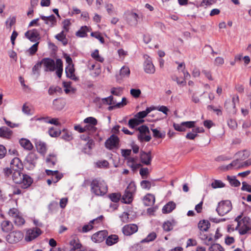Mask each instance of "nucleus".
<instances>
[{"mask_svg":"<svg viewBox=\"0 0 251 251\" xmlns=\"http://www.w3.org/2000/svg\"><path fill=\"white\" fill-rule=\"evenodd\" d=\"M141 93L140 89H131L130 90V94L134 98H138Z\"/></svg>","mask_w":251,"mask_h":251,"instance_id":"obj_62","label":"nucleus"},{"mask_svg":"<svg viewBox=\"0 0 251 251\" xmlns=\"http://www.w3.org/2000/svg\"><path fill=\"white\" fill-rule=\"evenodd\" d=\"M138 230V226L135 224H129L123 227L122 231L124 235L129 236L135 233Z\"/></svg>","mask_w":251,"mask_h":251,"instance_id":"obj_16","label":"nucleus"},{"mask_svg":"<svg viewBox=\"0 0 251 251\" xmlns=\"http://www.w3.org/2000/svg\"><path fill=\"white\" fill-rule=\"evenodd\" d=\"M173 223H174V221H173L172 222L169 221L164 222L162 226L164 230L165 231H170L172 230L174 226Z\"/></svg>","mask_w":251,"mask_h":251,"instance_id":"obj_45","label":"nucleus"},{"mask_svg":"<svg viewBox=\"0 0 251 251\" xmlns=\"http://www.w3.org/2000/svg\"><path fill=\"white\" fill-rule=\"evenodd\" d=\"M144 122V120L137 118L131 119L128 121V126L130 128H134Z\"/></svg>","mask_w":251,"mask_h":251,"instance_id":"obj_40","label":"nucleus"},{"mask_svg":"<svg viewBox=\"0 0 251 251\" xmlns=\"http://www.w3.org/2000/svg\"><path fill=\"white\" fill-rule=\"evenodd\" d=\"M21 171H14L12 175V179L15 183L21 184V187L24 189H25L31 185L32 183V179L28 175L23 174Z\"/></svg>","mask_w":251,"mask_h":251,"instance_id":"obj_2","label":"nucleus"},{"mask_svg":"<svg viewBox=\"0 0 251 251\" xmlns=\"http://www.w3.org/2000/svg\"><path fill=\"white\" fill-rule=\"evenodd\" d=\"M119 241L118 236L117 235H111L106 239V243L108 246H112L117 243Z\"/></svg>","mask_w":251,"mask_h":251,"instance_id":"obj_34","label":"nucleus"},{"mask_svg":"<svg viewBox=\"0 0 251 251\" xmlns=\"http://www.w3.org/2000/svg\"><path fill=\"white\" fill-rule=\"evenodd\" d=\"M49 135L52 137L58 136L61 134V131L54 129L53 127L50 128L48 131Z\"/></svg>","mask_w":251,"mask_h":251,"instance_id":"obj_51","label":"nucleus"},{"mask_svg":"<svg viewBox=\"0 0 251 251\" xmlns=\"http://www.w3.org/2000/svg\"><path fill=\"white\" fill-rule=\"evenodd\" d=\"M151 130L153 133V136L155 138H163L165 136V133L164 132L162 133L156 128L151 129Z\"/></svg>","mask_w":251,"mask_h":251,"instance_id":"obj_50","label":"nucleus"},{"mask_svg":"<svg viewBox=\"0 0 251 251\" xmlns=\"http://www.w3.org/2000/svg\"><path fill=\"white\" fill-rule=\"evenodd\" d=\"M38 157L37 154L34 152H30L26 157V160L30 164L34 165Z\"/></svg>","mask_w":251,"mask_h":251,"instance_id":"obj_38","label":"nucleus"},{"mask_svg":"<svg viewBox=\"0 0 251 251\" xmlns=\"http://www.w3.org/2000/svg\"><path fill=\"white\" fill-rule=\"evenodd\" d=\"M130 74V70L128 67L123 66L120 70V75L122 78L127 77Z\"/></svg>","mask_w":251,"mask_h":251,"instance_id":"obj_43","label":"nucleus"},{"mask_svg":"<svg viewBox=\"0 0 251 251\" xmlns=\"http://www.w3.org/2000/svg\"><path fill=\"white\" fill-rule=\"evenodd\" d=\"M210 224L209 221L203 220L200 221L198 224V227L201 231H206L210 227Z\"/></svg>","mask_w":251,"mask_h":251,"instance_id":"obj_31","label":"nucleus"},{"mask_svg":"<svg viewBox=\"0 0 251 251\" xmlns=\"http://www.w3.org/2000/svg\"><path fill=\"white\" fill-rule=\"evenodd\" d=\"M55 38L59 41H61L63 45H66L68 43L66 35L64 33V31H61L60 33L55 36Z\"/></svg>","mask_w":251,"mask_h":251,"instance_id":"obj_42","label":"nucleus"},{"mask_svg":"<svg viewBox=\"0 0 251 251\" xmlns=\"http://www.w3.org/2000/svg\"><path fill=\"white\" fill-rule=\"evenodd\" d=\"M61 91V88L58 86H50L49 89L48 93L50 95H52L56 92H60Z\"/></svg>","mask_w":251,"mask_h":251,"instance_id":"obj_54","label":"nucleus"},{"mask_svg":"<svg viewBox=\"0 0 251 251\" xmlns=\"http://www.w3.org/2000/svg\"><path fill=\"white\" fill-rule=\"evenodd\" d=\"M65 71L67 77L73 80L76 79V77L74 74L75 69L74 65L67 66L66 67Z\"/></svg>","mask_w":251,"mask_h":251,"instance_id":"obj_28","label":"nucleus"},{"mask_svg":"<svg viewBox=\"0 0 251 251\" xmlns=\"http://www.w3.org/2000/svg\"><path fill=\"white\" fill-rule=\"evenodd\" d=\"M140 158L141 162L143 164L146 165H150L152 160L151 151H149L148 152L141 151L140 152Z\"/></svg>","mask_w":251,"mask_h":251,"instance_id":"obj_17","label":"nucleus"},{"mask_svg":"<svg viewBox=\"0 0 251 251\" xmlns=\"http://www.w3.org/2000/svg\"><path fill=\"white\" fill-rule=\"evenodd\" d=\"M144 58L145 59V61L144 64V69L145 72L147 74H153L155 71V69L153 64L152 63L151 58L147 55H144Z\"/></svg>","mask_w":251,"mask_h":251,"instance_id":"obj_13","label":"nucleus"},{"mask_svg":"<svg viewBox=\"0 0 251 251\" xmlns=\"http://www.w3.org/2000/svg\"><path fill=\"white\" fill-rule=\"evenodd\" d=\"M195 121H187L182 122L180 124H174L175 129L179 131H184L186 128H192L195 127Z\"/></svg>","mask_w":251,"mask_h":251,"instance_id":"obj_14","label":"nucleus"},{"mask_svg":"<svg viewBox=\"0 0 251 251\" xmlns=\"http://www.w3.org/2000/svg\"><path fill=\"white\" fill-rule=\"evenodd\" d=\"M91 36L98 39L101 43L103 44L104 43V38L100 35V33L97 32H91Z\"/></svg>","mask_w":251,"mask_h":251,"instance_id":"obj_60","label":"nucleus"},{"mask_svg":"<svg viewBox=\"0 0 251 251\" xmlns=\"http://www.w3.org/2000/svg\"><path fill=\"white\" fill-rule=\"evenodd\" d=\"M235 221L237 222L236 229L238 230L240 235H245L251 229V219L249 217H242L241 214L236 218Z\"/></svg>","mask_w":251,"mask_h":251,"instance_id":"obj_1","label":"nucleus"},{"mask_svg":"<svg viewBox=\"0 0 251 251\" xmlns=\"http://www.w3.org/2000/svg\"><path fill=\"white\" fill-rule=\"evenodd\" d=\"M154 109V107H148L145 111H140L135 115V117L138 119H142L145 117L149 113Z\"/></svg>","mask_w":251,"mask_h":251,"instance_id":"obj_37","label":"nucleus"},{"mask_svg":"<svg viewBox=\"0 0 251 251\" xmlns=\"http://www.w3.org/2000/svg\"><path fill=\"white\" fill-rule=\"evenodd\" d=\"M14 222L15 224L18 226H21L25 223V219L19 214L14 218Z\"/></svg>","mask_w":251,"mask_h":251,"instance_id":"obj_46","label":"nucleus"},{"mask_svg":"<svg viewBox=\"0 0 251 251\" xmlns=\"http://www.w3.org/2000/svg\"><path fill=\"white\" fill-rule=\"evenodd\" d=\"M24 237L23 233L19 230L9 233L6 236V241L10 244H15L21 241Z\"/></svg>","mask_w":251,"mask_h":251,"instance_id":"obj_7","label":"nucleus"},{"mask_svg":"<svg viewBox=\"0 0 251 251\" xmlns=\"http://www.w3.org/2000/svg\"><path fill=\"white\" fill-rule=\"evenodd\" d=\"M102 100L104 103H106L109 105L116 104V102H115L113 100V97L112 96H110L107 98H103L102 99Z\"/></svg>","mask_w":251,"mask_h":251,"instance_id":"obj_57","label":"nucleus"},{"mask_svg":"<svg viewBox=\"0 0 251 251\" xmlns=\"http://www.w3.org/2000/svg\"><path fill=\"white\" fill-rule=\"evenodd\" d=\"M239 100V97L238 96H234L232 98V103H230L229 100H226L225 106L229 112L235 113L236 112V103L238 102Z\"/></svg>","mask_w":251,"mask_h":251,"instance_id":"obj_15","label":"nucleus"},{"mask_svg":"<svg viewBox=\"0 0 251 251\" xmlns=\"http://www.w3.org/2000/svg\"><path fill=\"white\" fill-rule=\"evenodd\" d=\"M209 251H223L222 247L218 244H213L209 248Z\"/></svg>","mask_w":251,"mask_h":251,"instance_id":"obj_53","label":"nucleus"},{"mask_svg":"<svg viewBox=\"0 0 251 251\" xmlns=\"http://www.w3.org/2000/svg\"><path fill=\"white\" fill-rule=\"evenodd\" d=\"M119 142V138L117 136L112 134L105 141V146L107 149L109 150H112L113 149L118 148Z\"/></svg>","mask_w":251,"mask_h":251,"instance_id":"obj_11","label":"nucleus"},{"mask_svg":"<svg viewBox=\"0 0 251 251\" xmlns=\"http://www.w3.org/2000/svg\"><path fill=\"white\" fill-rule=\"evenodd\" d=\"M11 130L6 126H3L0 128V137L8 138L11 136Z\"/></svg>","mask_w":251,"mask_h":251,"instance_id":"obj_33","label":"nucleus"},{"mask_svg":"<svg viewBox=\"0 0 251 251\" xmlns=\"http://www.w3.org/2000/svg\"><path fill=\"white\" fill-rule=\"evenodd\" d=\"M10 167L13 171L21 170L23 169V164L19 158L15 157L11 161Z\"/></svg>","mask_w":251,"mask_h":251,"instance_id":"obj_21","label":"nucleus"},{"mask_svg":"<svg viewBox=\"0 0 251 251\" xmlns=\"http://www.w3.org/2000/svg\"><path fill=\"white\" fill-rule=\"evenodd\" d=\"M84 123L87 124L85 126L86 131H88L89 134H93L97 131V128L96 126L98 122L96 118L89 117L84 120Z\"/></svg>","mask_w":251,"mask_h":251,"instance_id":"obj_6","label":"nucleus"},{"mask_svg":"<svg viewBox=\"0 0 251 251\" xmlns=\"http://www.w3.org/2000/svg\"><path fill=\"white\" fill-rule=\"evenodd\" d=\"M211 186L214 189L223 188L225 186V184L220 180H215L211 183Z\"/></svg>","mask_w":251,"mask_h":251,"instance_id":"obj_49","label":"nucleus"},{"mask_svg":"<svg viewBox=\"0 0 251 251\" xmlns=\"http://www.w3.org/2000/svg\"><path fill=\"white\" fill-rule=\"evenodd\" d=\"M46 172L47 175L51 176V179L53 180V182L56 183L60 179L62 176L58 174V171H51L50 170H46Z\"/></svg>","mask_w":251,"mask_h":251,"instance_id":"obj_22","label":"nucleus"},{"mask_svg":"<svg viewBox=\"0 0 251 251\" xmlns=\"http://www.w3.org/2000/svg\"><path fill=\"white\" fill-rule=\"evenodd\" d=\"M138 15L133 12L130 13L127 16L128 23L131 25H136L138 23Z\"/></svg>","mask_w":251,"mask_h":251,"instance_id":"obj_24","label":"nucleus"},{"mask_svg":"<svg viewBox=\"0 0 251 251\" xmlns=\"http://www.w3.org/2000/svg\"><path fill=\"white\" fill-rule=\"evenodd\" d=\"M56 74L58 77H61L63 72V62L60 59L56 60Z\"/></svg>","mask_w":251,"mask_h":251,"instance_id":"obj_32","label":"nucleus"},{"mask_svg":"<svg viewBox=\"0 0 251 251\" xmlns=\"http://www.w3.org/2000/svg\"><path fill=\"white\" fill-rule=\"evenodd\" d=\"M92 57L95 59L96 60L100 62H102L104 60V59L100 56L99 54V50H96L91 54Z\"/></svg>","mask_w":251,"mask_h":251,"instance_id":"obj_52","label":"nucleus"},{"mask_svg":"<svg viewBox=\"0 0 251 251\" xmlns=\"http://www.w3.org/2000/svg\"><path fill=\"white\" fill-rule=\"evenodd\" d=\"M156 238V234L154 232L150 233L146 238L143 239L141 242H150L153 241Z\"/></svg>","mask_w":251,"mask_h":251,"instance_id":"obj_47","label":"nucleus"},{"mask_svg":"<svg viewBox=\"0 0 251 251\" xmlns=\"http://www.w3.org/2000/svg\"><path fill=\"white\" fill-rule=\"evenodd\" d=\"M91 191L97 196H103L107 192V186L102 179L96 178L91 183Z\"/></svg>","mask_w":251,"mask_h":251,"instance_id":"obj_3","label":"nucleus"},{"mask_svg":"<svg viewBox=\"0 0 251 251\" xmlns=\"http://www.w3.org/2000/svg\"><path fill=\"white\" fill-rule=\"evenodd\" d=\"M232 209V204L229 201L226 200L220 202L216 208L218 214L221 216L228 213Z\"/></svg>","mask_w":251,"mask_h":251,"instance_id":"obj_5","label":"nucleus"},{"mask_svg":"<svg viewBox=\"0 0 251 251\" xmlns=\"http://www.w3.org/2000/svg\"><path fill=\"white\" fill-rule=\"evenodd\" d=\"M122 89L120 87L119 88H112L111 90V93L115 96H120L121 94Z\"/></svg>","mask_w":251,"mask_h":251,"instance_id":"obj_64","label":"nucleus"},{"mask_svg":"<svg viewBox=\"0 0 251 251\" xmlns=\"http://www.w3.org/2000/svg\"><path fill=\"white\" fill-rule=\"evenodd\" d=\"M91 29L87 26H82L75 33L77 37H85L87 36V33L89 32Z\"/></svg>","mask_w":251,"mask_h":251,"instance_id":"obj_26","label":"nucleus"},{"mask_svg":"<svg viewBox=\"0 0 251 251\" xmlns=\"http://www.w3.org/2000/svg\"><path fill=\"white\" fill-rule=\"evenodd\" d=\"M242 161L241 159L237 158L236 160H233L230 164L227 166V169H230L232 167L235 169L242 168L241 166L242 165Z\"/></svg>","mask_w":251,"mask_h":251,"instance_id":"obj_36","label":"nucleus"},{"mask_svg":"<svg viewBox=\"0 0 251 251\" xmlns=\"http://www.w3.org/2000/svg\"><path fill=\"white\" fill-rule=\"evenodd\" d=\"M136 190L134 182H130L125 190V194L122 197V201L125 203H130L133 200V196Z\"/></svg>","mask_w":251,"mask_h":251,"instance_id":"obj_4","label":"nucleus"},{"mask_svg":"<svg viewBox=\"0 0 251 251\" xmlns=\"http://www.w3.org/2000/svg\"><path fill=\"white\" fill-rule=\"evenodd\" d=\"M36 149L41 154H45L46 152V145L44 142L41 141H37L35 143Z\"/></svg>","mask_w":251,"mask_h":251,"instance_id":"obj_29","label":"nucleus"},{"mask_svg":"<svg viewBox=\"0 0 251 251\" xmlns=\"http://www.w3.org/2000/svg\"><path fill=\"white\" fill-rule=\"evenodd\" d=\"M141 186L143 189L149 190L151 186V183L148 180H142L140 183Z\"/></svg>","mask_w":251,"mask_h":251,"instance_id":"obj_56","label":"nucleus"},{"mask_svg":"<svg viewBox=\"0 0 251 251\" xmlns=\"http://www.w3.org/2000/svg\"><path fill=\"white\" fill-rule=\"evenodd\" d=\"M41 119L44 120L45 121V122L46 123H50L51 124H53L54 125L57 126L59 124V123L58 122V119H56V118H52L49 121L48 120V118H42L37 119V120H40Z\"/></svg>","mask_w":251,"mask_h":251,"instance_id":"obj_59","label":"nucleus"},{"mask_svg":"<svg viewBox=\"0 0 251 251\" xmlns=\"http://www.w3.org/2000/svg\"><path fill=\"white\" fill-rule=\"evenodd\" d=\"M121 198V195L119 193H112L109 195L110 200L115 202H118Z\"/></svg>","mask_w":251,"mask_h":251,"instance_id":"obj_58","label":"nucleus"},{"mask_svg":"<svg viewBox=\"0 0 251 251\" xmlns=\"http://www.w3.org/2000/svg\"><path fill=\"white\" fill-rule=\"evenodd\" d=\"M227 178L231 185L237 187L240 185V181L236 179L235 176H227Z\"/></svg>","mask_w":251,"mask_h":251,"instance_id":"obj_48","label":"nucleus"},{"mask_svg":"<svg viewBox=\"0 0 251 251\" xmlns=\"http://www.w3.org/2000/svg\"><path fill=\"white\" fill-rule=\"evenodd\" d=\"M40 18L44 21L46 25L50 27L53 26L56 23L55 17L53 15H51L50 16L41 15Z\"/></svg>","mask_w":251,"mask_h":251,"instance_id":"obj_19","label":"nucleus"},{"mask_svg":"<svg viewBox=\"0 0 251 251\" xmlns=\"http://www.w3.org/2000/svg\"><path fill=\"white\" fill-rule=\"evenodd\" d=\"M61 134V138L65 141H69L73 139L72 133L67 130L63 129Z\"/></svg>","mask_w":251,"mask_h":251,"instance_id":"obj_39","label":"nucleus"},{"mask_svg":"<svg viewBox=\"0 0 251 251\" xmlns=\"http://www.w3.org/2000/svg\"><path fill=\"white\" fill-rule=\"evenodd\" d=\"M1 228L3 232H7L13 228V224L8 220H4L1 223Z\"/></svg>","mask_w":251,"mask_h":251,"instance_id":"obj_25","label":"nucleus"},{"mask_svg":"<svg viewBox=\"0 0 251 251\" xmlns=\"http://www.w3.org/2000/svg\"><path fill=\"white\" fill-rule=\"evenodd\" d=\"M45 72H53L56 70V62L50 58H43L41 61Z\"/></svg>","mask_w":251,"mask_h":251,"instance_id":"obj_8","label":"nucleus"},{"mask_svg":"<svg viewBox=\"0 0 251 251\" xmlns=\"http://www.w3.org/2000/svg\"><path fill=\"white\" fill-rule=\"evenodd\" d=\"M250 155L249 152L247 151H239L236 154L237 158L243 161L247 159Z\"/></svg>","mask_w":251,"mask_h":251,"instance_id":"obj_44","label":"nucleus"},{"mask_svg":"<svg viewBox=\"0 0 251 251\" xmlns=\"http://www.w3.org/2000/svg\"><path fill=\"white\" fill-rule=\"evenodd\" d=\"M96 165L99 168H107L109 165V163L105 160L98 161L96 162Z\"/></svg>","mask_w":251,"mask_h":251,"instance_id":"obj_55","label":"nucleus"},{"mask_svg":"<svg viewBox=\"0 0 251 251\" xmlns=\"http://www.w3.org/2000/svg\"><path fill=\"white\" fill-rule=\"evenodd\" d=\"M25 36L32 42H35L39 37V33L36 29L28 30L25 33Z\"/></svg>","mask_w":251,"mask_h":251,"instance_id":"obj_20","label":"nucleus"},{"mask_svg":"<svg viewBox=\"0 0 251 251\" xmlns=\"http://www.w3.org/2000/svg\"><path fill=\"white\" fill-rule=\"evenodd\" d=\"M56 161V156L54 154H50L46 158V162L49 165H54Z\"/></svg>","mask_w":251,"mask_h":251,"instance_id":"obj_41","label":"nucleus"},{"mask_svg":"<svg viewBox=\"0 0 251 251\" xmlns=\"http://www.w3.org/2000/svg\"><path fill=\"white\" fill-rule=\"evenodd\" d=\"M107 232L105 230L100 231L95 234L92 236V240L95 242L100 243L104 240L107 236Z\"/></svg>","mask_w":251,"mask_h":251,"instance_id":"obj_18","label":"nucleus"},{"mask_svg":"<svg viewBox=\"0 0 251 251\" xmlns=\"http://www.w3.org/2000/svg\"><path fill=\"white\" fill-rule=\"evenodd\" d=\"M176 207V203L173 201H170L164 205L162 208L163 213H168L173 211Z\"/></svg>","mask_w":251,"mask_h":251,"instance_id":"obj_30","label":"nucleus"},{"mask_svg":"<svg viewBox=\"0 0 251 251\" xmlns=\"http://www.w3.org/2000/svg\"><path fill=\"white\" fill-rule=\"evenodd\" d=\"M143 201L145 205L150 206L154 204L155 197L152 194H148L144 197Z\"/></svg>","mask_w":251,"mask_h":251,"instance_id":"obj_23","label":"nucleus"},{"mask_svg":"<svg viewBox=\"0 0 251 251\" xmlns=\"http://www.w3.org/2000/svg\"><path fill=\"white\" fill-rule=\"evenodd\" d=\"M20 145L25 149L30 151L33 148V145L30 141L26 139L22 138L19 141Z\"/></svg>","mask_w":251,"mask_h":251,"instance_id":"obj_27","label":"nucleus"},{"mask_svg":"<svg viewBox=\"0 0 251 251\" xmlns=\"http://www.w3.org/2000/svg\"><path fill=\"white\" fill-rule=\"evenodd\" d=\"M41 233L42 231L38 227L30 228L26 231L25 240L28 242L31 241L37 238Z\"/></svg>","mask_w":251,"mask_h":251,"instance_id":"obj_10","label":"nucleus"},{"mask_svg":"<svg viewBox=\"0 0 251 251\" xmlns=\"http://www.w3.org/2000/svg\"><path fill=\"white\" fill-rule=\"evenodd\" d=\"M65 102L63 100L55 99L53 101L54 108L57 110H62L65 106Z\"/></svg>","mask_w":251,"mask_h":251,"instance_id":"obj_35","label":"nucleus"},{"mask_svg":"<svg viewBox=\"0 0 251 251\" xmlns=\"http://www.w3.org/2000/svg\"><path fill=\"white\" fill-rule=\"evenodd\" d=\"M140 133L138 135V138L140 141H145L149 142L151 139V136L147 134H150L149 127L145 125L142 126L138 128Z\"/></svg>","mask_w":251,"mask_h":251,"instance_id":"obj_9","label":"nucleus"},{"mask_svg":"<svg viewBox=\"0 0 251 251\" xmlns=\"http://www.w3.org/2000/svg\"><path fill=\"white\" fill-rule=\"evenodd\" d=\"M103 216H100L97 218L91 220L88 224L84 225L82 228L78 227L77 230L79 232L86 233L91 230L93 228V224L95 223H99L101 221L102 219Z\"/></svg>","mask_w":251,"mask_h":251,"instance_id":"obj_12","label":"nucleus"},{"mask_svg":"<svg viewBox=\"0 0 251 251\" xmlns=\"http://www.w3.org/2000/svg\"><path fill=\"white\" fill-rule=\"evenodd\" d=\"M242 190L246 191L248 192L251 193V185L248 184L246 182L244 181L242 182Z\"/></svg>","mask_w":251,"mask_h":251,"instance_id":"obj_63","label":"nucleus"},{"mask_svg":"<svg viewBox=\"0 0 251 251\" xmlns=\"http://www.w3.org/2000/svg\"><path fill=\"white\" fill-rule=\"evenodd\" d=\"M38 44V42L36 43L28 49L27 51L30 55H33L37 51Z\"/></svg>","mask_w":251,"mask_h":251,"instance_id":"obj_61","label":"nucleus"}]
</instances>
